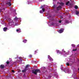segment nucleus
I'll return each mask as SVG.
<instances>
[{"label":"nucleus","instance_id":"bb28decb","mask_svg":"<svg viewBox=\"0 0 79 79\" xmlns=\"http://www.w3.org/2000/svg\"><path fill=\"white\" fill-rule=\"evenodd\" d=\"M66 64L67 66H69V63H67Z\"/></svg>","mask_w":79,"mask_h":79},{"label":"nucleus","instance_id":"0eeeda50","mask_svg":"<svg viewBox=\"0 0 79 79\" xmlns=\"http://www.w3.org/2000/svg\"><path fill=\"white\" fill-rule=\"evenodd\" d=\"M63 31H64V29L61 28V29H60V30H59V33H60V34H61V33H62L63 32Z\"/></svg>","mask_w":79,"mask_h":79},{"label":"nucleus","instance_id":"393cba45","mask_svg":"<svg viewBox=\"0 0 79 79\" xmlns=\"http://www.w3.org/2000/svg\"><path fill=\"white\" fill-rule=\"evenodd\" d=\"M77 50V48H76L75 49H73V51H76Z\"/></svg>","mask_w":79,"mask_h":79},{"label":"nucleus","instance_id":"4468645a","mask_svg":"<svg viewBox=\"0 0 79 79\" xmlns=\"http://www.w3.org/2000/svg\"><path fill=\"white\" fill-rule=\"evenodd\" d=\"M57 53H60V54H61V52L59 50H57L56 51Z\"/></svg>","mask_w":79,"mask_h":79},{"label":"nucleus","instance_id":"5701e85b","mask_svg":"<svg viewBox=\"0 0 79 79\" xmlns=\"http://www.w3.org/2000/svg\"><path fill=\"white\" fill-rule=\"evenodd\" d=\"M6 63L7 64H9V63H10V62L7 61Z\"/></svg>","mask_w":79,"mask_h":79},{"label":"nucleus","instance_id":"dca6fc26","mask_svg":"<svg viewBox=\"0 0 79 79\" xmlns=\"http://www.w3.org/2000/svg\"><path fill=\"white\" fill-rule=\"evenodd\" d=\"M26 42H27V40H24L23 41V42H24V43H26Z\"/></svg>","mask_w":79,"mask_h":79},{"label":"nucleus","instance_id":"412c9836","mask_svg":"<svg viewBox=\"0 0 79 79\" xmlns=\"http://www.w3.org/2000/svg\"><path fill=\"white\" fill-rule=\"evenodd\" d=\"M42 10L43 12H44L45 11V9L42 8Z\"/></svg>","mask_w":79,"mask_h":79},{"label":"nucleus","instance_id":"aec40b11","mask_svg":"<svg viewBox=\"0 0 79 79\" xmlns=\"http://www.w3.org/2000/svg\"><path fill=\"white\" fill-rule=\"evenodd\" d=\"M52 25V26H54V25H55V23H51Z\"/></svg>","mask_w":79,"mask_h":79},{"label":"nucleus","instance_id":"7c9ffc66","mask_svg":"<svg viewBox=\"0 0 79 79\" xmlns=\"http://www.w3.org/2000/svg\"><path fill=\"white\" fill-rule=\"evenodd\" d=\"M2 10H5V8H3Z\"/></svg>","mask_w":79,"mask_h":79},{"label":"nucleus","instance_id":"2f4dec72","mask_svg":"<svg viewBox=\"0 0 79 79\" xmlns=\"http://www.w3.org/2000/svg\"><path fill=\"white\" fill-rule=\"evenodd\" d=\"M64 52V53H66V51H64V52Z\"/></svg>","mask_w":79,"mask_h":79},{"label":"nucleus","instance_id":"4be33fe9","mask_svg":"<svg viewBox=\"0 0 79 79\" xmlns=\"http://www.w3.org/2000/svg\"><path fill=\"white\" fill-rule=\"evenodd\" d=\"M72 47H75V45L74 44H72Z\"/></svg>","mask_w":79,"mask_h":79},{"label":"nucleus","instance_id":"ea45409f","mask_svg":"<svg viewBox=\"0 0 79 79\" xmlns=\"http://www.w3.org/2000/svg\"><path fill=\"white\" fill-rule=\"evenodd\" d=\"M61 19H63V18H61Z\"/></svg>","mask_w":79,"mask_h":79},{"label":"nucleus","instance_id":"e433bc0d","mask_svg":"<svg viewBox=\"0 0 79 79\" xmlns=\"http://www.w3.org/2000/svg\"><path fill=\"white\" fill-rule=\"evenodd\" d=\"M16 15H17V14L16 13H15Z\"/></svg>","mask_w":79,"mask_h":79},{"label":"nucleus","instance_id":"c85d7f7f","mask_svg":"<svg viewBox=\"0 0 79 79\" xmlns=\"http://www.w3.org/2000/svg\"><path fill=\"white\" fill-rule=\"evenodd\" d=\"M12 73H15V71L14 70H12Z\"/></svg>","mask_w":79,"mask_h":79},{"label":"nucleus","instance_id":"20e7f679","mask_svg":"<svg viewBox=\"0 0 79 79\" xmlns=\"http://www.w3.org/2000/svg\"><path fill=\"white\" fill-rule=\"evenodd\" d=\"M60 9H61V6H59L58 7H56V10H57V11H58L60 10Z\"/></svg>","mask_w":79,"mask_h":79},{"label":"nucleus","instance_id":"6ab92c4d","mask_svg":"<svg viewBox=\"0 0 79 79\" xmlns=\"http://www.w3.org/2000/svg\"><path fill=\"white\" fill-rule=\"evenodd\" d=\"M14 20L15 21H16V20H18V18H17V17H15V18H14Z\"/></svg>","mask_w":79,"mask_h":79},{"label":"nucleus","instance_id":"b1692460","mask_svg":"<svg viewBox=\"0 0 79 79\" xmlns=\"http://www.w3.org/2000/svg\"><path fill=\"white\" fill-rule=\"evenodd\" d=\"M40 13H43V12H42V10H40Z\"/></svg>","mask_w":79,"mask_h":79},{"label":"nucleus","instance_id":"a878e982","mask_svg":"<svg viewBox=\"0 0 79 79\" xmlns=\"http://www.w3.org/2000/svg\"><path fill=\"white\" fill-rule=\"evenodd\" d=\"M66 23H69V22L68 21L66 20Z\"/></svg>","mask_w":79,"mask_h":79},{"label":"nucleus","instance_id":"f03ea898","mask_svg":"<svg viewBox=\"0 0 79 79\" xmlns=\"http://www.w3.org/2000/svg\"><path fill=\"white\" fill-rule=\"evenodd\" d=\"M66 5H68V6H70L71 8L74 6V5H73V4H72L71 3H70V2H69V1H68V2L66 3Z\"/></svg>","mask_w":79,"mask_h":79},{"label":"nucleus","instance_id":"ddd939ff","mask_svg":"<svg viewBox=\"0 0 79 79\" xmlns=\"http://www.w3.org/2000/svg\"><path fill=\"white\" fill-rule=\"evenodd\" d=\"M39 52V50H36L35 51L34 54H36L37 53H38Z\"/></svg>","mask_w":79,"mask_h":79},{"label":"nucleus","instance_id":"f704fd0d","mask_svg":"<svg viewBox=\"0 0 79 79\" xmlns=\"http://www.w3.org/2000/svg\"><path fill=\"white\" fill-rule=\"evenodd\" d=\"M14 11H15V13H16V10H15Z\"/></svg>","mask_w":79,"mask_h":79},{"label":"nucleus","instance_id":"a211bd4d","mask_svg":"<svg viewBox=\"0 0 79 79\" xmlns=\"http://www.w3.org/2000/svg\"><path fill=\"white\" fill-rule=\"evenodd\" d=\"M75 9H78V6H75Z\"/></svg>","mask_w":79,"mask_h":79},{"label":"nucleus","instance_id":"cd10ccee","mask_svg":"<svg viewBox=\"0 0 79 79\" xmlns=\"http://www.w3.org/2000/svg\"><path fill=\"white\" fill-rule=\"evenodd\" d=\"M59 23H61V20H60V21H59Z\"/></svg>","mask_w":79,"mask_h":79},{"label":"nucleus","instance_id":"2eb2a0df","mask_svg":"<svg viewBox=\"0 0 79 79\" xmlns=\"http://www.w3.org/2000/svg\"><path fill=\"white\" fill-rule=\"evenodd\" d=\"M78 14H79V11L78 12L77 11H76V15H78Z\"/></svg>","mask_w":79,"mask_h":79},{"label":"nucleus","instance_id":"f3484780","mask_svg":"<svg viewBox=\"0 0 79 79\" xmlns=\"http://www.w3.org/2000/svg\"><path fill=\"white\" fill-rule=\"evenodd\" d=\"M60 5H61V6H63V5H64V3H63V2H61L60 3Z\"/></svg>","mask_w":79,"mask_h":79},{"label":"nucleus","instance_id":"58836bf2","mask_svg":"<svg viewBox=\"0 0 79 79\" xmlns=\"http://www.w3.org/2000/svg\"><path fill=\"white\" fill-rule=\"evenodd\" d=\"M70 1H71V0H70Z\"/></svg>","mask_w":79,"mask_h":79},{"label":"nucleus","instance_id":"f257e3e1","mask_svg":"<svg viewBox=\"0 0 79 79\" xmlns=\"http://www.w3.org/2000/svg\"><path fill=\"white\" fill-rule=\"evenodd\" d=\"M31 72L33 74H34L35 75L37 74V73H40V70L39 69H34L31 71Z\"/></svg>","mask_w":79,"mask_h":79},{"label":"nucleus","instance_id":"4c0bfd02","mask_svg":"<svg viewBox=\"0 0 79 79\" xmlns=\"http://www.w3.org/2000/svg\"><path fill=\"white\" fill-rule=\"evenodd\" d=\"M78 71H79V68L78 69Z\"/></svg>","mask_w":79,"mask_h":79},{"label":"nucleus","instance_id":"9b49d317","mask_svg":"<svg viewBox=\"0 0 79 79\" xmlns=\"http://www.w3.org/2000/svg\"><path fill=\"white\" fill-rule=\"evenodd\" d=\"M26 71H27V69L24 68V69L22 70V73H25L26 72Z\"/></svg>","mask_w":79,"mask_h":79},{"label":"nucleus","instance_id":"423d86ee","mask_svg":"<svg viewBox=\"0 0 79 79\" xmlns=\"http://www.w3.org/2000/svg\"><path fill=\"white\" fill-rule=\"evenodd\" d=\"M48 58L49 59L50 61H52L53 60V59H52V57H51L50 56H48Z\"/></svg>","mask_w":79,"mask_h":79},{"label":"nucleus","instance_id":"9d476101","mask_svg":"<svg viewBox=\"0 0 79 79\" xmlns=\"http://www.w3.org/2000/svg\"><path fill=\"white\" fill-rule=\"evenodd\" d=\"M17 32H21V29L20 28H19L16 30Z\"/></svg>","mask_w":79,"mask_h":79},{"label":"nucleus","instance_id":"c9c22d12","mask_svg":"<svg viewBox=\"0 0 79 79\" xmlns=\"http://www.w3.org/2000/svg\"><path fill=\"white\" fill-rule=\"evenodd\" d=\"M77 46H78V47H79V44H78V45H77Z\"/></svg>","mask_w":79,"mask_h":79},{"label":"nucleus","instance_id":"72a5a7b5","mask_svg":"<svg viewBox=\"0 0 79 79\" xmlns=\"http://www.w3.org/2000/svg\"><path fill=\"white\" fill-rule=\"evenodd\" d=\"M40 0V2H42V0Z\"/></svg>","mask_w":79,"mask_h":79},{"label":"nucleus","instance_id":"1a4fd4ad","mask_svg":"<svg viewBox=\"0 0 79 79\" xmlns=\"http://www.w3.org/2000/svg\"><path fill=\"white\" fill-rule=\"evenodd\" d=\"M68 67H65L64 68V69L63 70L64 71V72H65V71H68Z\"/></svg>","mask_w":79,"mask_h":79},{"label":"nucleus","instance_id":"f8f14e48","mask_svg":"<svg viewBox=\"0 0 79 79\" xmlns=\"http://www.w3.org/2000/svg\"><path fill=\"white\" fill-rule=\"evenodd\" d=\"M29 66V65H27L26 67L25 68V69H27V68H28Z\"/></svg>","mask_w":79,"mask_h":79},{"label":"nucleus","instance_id":"39448f33","mask_svg":"<svg viewBox=\"0 0 79 79\" xmlns=\"http://www.w3.org/2000/svg\"><path fill=\"white\" fill-rule=\"evenodd\" d=\"M5 68V65L3 64H1L0 65V68L1 69H4Z\"/></svg>","mask_w":79,"mask_h":79},{"label":"nucleus","instance_id":"c756f323","mask_svg":"<svg viewBox=\"0 0 79 79\" xmlns=\"http://www.w3.org/2000/svg\"><path fill=\"white\" fill-rule=\"evenodd\" d=\"M29 56L30 57H32V55H30Z\"/></svg>","mask_w":79,"mask_h":79},{"label":"nucleus","instance_id":"7ed1b4c3","mask_svg":"<svg viewBox=\"0 0 79 79\" xmlns=\"http://www.w3.org/2000/svg\"><path fill=\"white\" fill-rule=\"evenodd\" d=\"M6 5H8L9 6H11V0H8V2H7L6 3Z\"/></svg>","mask_w":79,"mask_h":79},{"label":"nucleus","instance_id":"473e14b6","mask_svg":"<svg viewBox=\"0 0 79 79\" xmlns=\"http://www.w3.org/2000/svg\"><path fill=\"white\" fill-rule=\"evenodd\" d=\"M62 52H64V49H63V50H62Z\"/></svg>","mask_w":79,"mask_h":79},{"label":"nucleus","instance_id":"6e6552de","mask_svg":"<svg viewBox=\"0 0 79 79\" xmlns=\"http://www.w3.org/2000/svg\"><path fill=\"white\" fill-rule=\"evenodd\" d=\"M8 29V28H7V27H4L3 28V30L5 32H6V31H7Z\"/></svg>","mask_w":79,"mask_h":79}]
</instances>
